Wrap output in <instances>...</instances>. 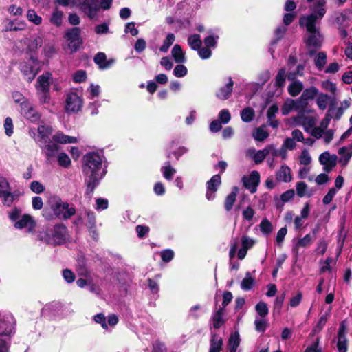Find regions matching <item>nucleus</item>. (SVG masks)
<instances>
[{"label": "nucleus", "mask_w": 352, "mask_h": 352, "mask_svg": "<svg viewBox=\"0 0 352 352\" xmlns=\"http://www.w3.org/2000/svg\"><path fill=\"white\" fill-rule=\"evenodd\" d=\"M19 197L16 192H11L10 190L0 194V199L4 206H10L13 201Z\"/></svg>", "instance_id": "31"}, {"label": "nucleus", "mask_w": 352, "mask_h": 352, "mask_svg": "<svg viewBox=\"0 0 352 352\" xmlns=\"http://www.w3.org/2000/svg\"><path fill=\"white\" fill-rule=\"evenodd\" d=\"M338 153L340 155L338 162L342 167L346 166L352 157L351 151L346 146H342L338 149Z\"/></svg>", "instance_id": "28"}, {"label": "nucleus", "mask_w": 352, "mask_h": 352, "mask_svg": "<svg viewBox=\"0 0 352 352\" xmlns=\"http://www.w3.org/2000/svg\"><path fill=\"white\" fill-rule=\"evenodd\" d=\"M171 55L177 63H184L186 58L185 53L179 45H175L171 50Z\"/></svg>", "instance_id": "29"}, {"label": "nucleus", "mask_w": 352, "mask_h": 352, "mask_svg": "<svg viewBox=\"0 0 352 352\" xmlns=\"http://www.w3.org/2000/svg\"><path fill=\"white\" fill-rule=\"evenodd\" d=\"M221 184V178L219 175H215L206 183V197L208 201L215 199V192Z\"/></svg>", "instance_id": "11"}, {"label": "nucleus", "mask_w": 352, "mask_h": 352, "mask_svg": "<svg viewBox=\"0 0 352 352\" xmlns=\"http://www.w3.org/2000/svg\"><path fill=\"white\" fill-rule=\"evenodd\" d=\"M315 238L312 236L310 234H306L303 238L300 239L296 245L298 247L307 248L311 245Z\"/></svg>", "instance_id": "50"}, {"label": "nucleus", "mask_w": 352, "mask_h": 352, "mask_svg": "<svg viewBox=\"0 0 352 352\" xmlns=\"http://www.w3.org/2000/svg\"><path fill=\"white\" fill-rule=\"evenodd\" d=\"M255 283V279L252 276L251 273L248 272L245 273V276L241 280V287L243 290L248 291L250 290Z\"/></svg>", "instance_id": "35"}, {"label": "nucleus", "mask_w": 352, "mask_h": 352, "mask_svg": "<svg viewBox=\"0 0 352 352\" xmlns=\"http://www.w3.org/2000/svg\"><path fill=\"white\" fill-rule=\"evenodd\" d=\"M321 87L324 90L329 91L333 95L336 94L337 87L333 82L329 80H324L321 82Z\"/></svg>", "instance_id": "52"}, {"label": "nucleus", "mask_w": 352, "mask_h": 352, "mask_svg": "<svg viewBox=\"0 0 352 352\" xmlns=\"http://www.w3.org/2000/svg\"><path fill=\"white\" fill-rule=\"evenodd\" d=\"M254 116V110L251 108L244 109L241 113L242 120L245 122H250L253 119Z\"/></svg>", "instance_id": "54"}, {"label": "nucleus", "mask_w": 352, "mask_h": 352, "mask_svg": "<svg viewBox=\"0 0 352 352\" xmlns=\"http://www.w3.org/2000/svg\"><path fill=\"white\" fill-rule=\"evenodd\" d=\"M238 188L236 187H234L232 188V191L226 197L224 207L226 210L230 211L236 201V197L237 195Z\"/></svg>", "instance_id": "36"}, {"label": "nucleus", "mask_w": 352, "mask_h": 352, "mask_svg": "<svg viewBox=\"0 0 352 352\" xmlns=\"http://www.w3.org/2000/svg\"><path fill=\"white\" fill-rule=\"evenodd\" d=\"M302 104L300 103L299 100H294L290 98H288L284 102L282 108L281 112L283 115L287 116L293 110H298L300 109V106Z\"/></svg>", "instance_id": "27"}, {"label": "nucleus", "mask_w": 352, "mask_h": 352, "mask_svg": "<svg viewBox=\"0 0 352 352\" xmlns=\"http://www.w3.org/2000/svg\"><path fill=\"white\" fill-rule=\"evenodd\" d=\"M286 79V72L285 69H280L275 78L274 86L278 88L284 87Z\"/></svg>", "instance_id": "41"}, {"label": "nucleus", "mask_w": 352, "mask_h": 352, "mask_svg": "<svg viewBox=\"0 0 352 352\" xmlns=\"http://www.w3.org/2000/svg\"><path fill=\"white\" fill-rule=\"evenodd\" d=\"M175 36L173 34H168L166 38L164 40L163 44L160 47V50L161 52L166 53L168 52L169 47L173 45L175 41Z\"/></svg>", "instance_id": "44"}, {"label": "nucleus", "mask_w": 352, "mask_h": 352, "mask_svg": "<svg viewBox=\"0 0 352 352\" xmlns=\"http://www.w3.org/2000/svg\"><path fill=\"white\" fill-rule=\"evenodd\" d=\"M65 38L68 42L67 47L65 50H69L70 52H76L82 43L80 36V30L78 28H73L67 31Z\"/></svg>", "instance_id": "6"}, {"label": "nucleus", "mask_w": 352, "mask_h": 352, "mask_svg": "<svg viewBox=\"0 0 352 352\" xmlns=\"http://www.w3.org/2000/svg\"><path fill=\"white\" fill-rule=\"evenodd\" d=\"M189 46L195 50H197L201 45V40L199 34L190 35L188 38Z\"/></svg>", "instance_id": "40"}, {"label": "nucleus", "mask_w": 352, "mask_h": 352, "mask_svg": "<svg viewBox=\"0 0 352 352\" xmlns=\"http://www.w3.org/2000/svg\"><path fill=\"white\" fill-rule=\"evenodd\" d=\"M242 247L247 250L251 248L255 243V241L247 236H243L241 237Z\"/></svg>", "instance_id": "64"}, {"label": "nucleus", "mask_w": 352, "mask_h": 352, "mask_svg": "<svg viewBox=\"0 0 352 352\" xmlns=\"http://www.w3.org/2000/svg\"><path fill=\"white\" fill-rule=\"evenodd\" d=\"M45 41V36L41 35H34L30 38H24L27 50L30 52H35L38 48L42 47Z\"/></svg>", "instance_id": "18"}, {"label": "nucleus", "mask_w": 352, "mask_h": 352, "mask_svg": "<svg viewBox=\"0 0 352 352\" xmlns=\"http://www.w3.org/2000/svg\"><path fill=\"white\" fill-rule=\"evenodd\" d=\"M57 161L58 164L64 168H68L72 164L69 155L64 152L58 153L57 155Z\"/></svg>", "instance_id": "46"}, {"label": "nucleus", "mask_w": 352, "mask_h": 352, "mask_svg": "<svg viewBox=\"0 0 352 352\" xmlns=\"http://www.w3.org/2000/svg\"><path fill=\"white\" fill-rule=\"evenodd\" d=\"M269 136V133L267 132V131L263 128L260 127L258 128L254 133H253V137L254 138L260 142L264 141L267 137Z\"/></svg>", "instance_id": "51"}, {"label": "nucleus", "mask_w": 352, "mask_h": 352, "mask_svg": "<svg viewBox=\"0 0 352 352\" xmlns=\"http://www.w3.org/2000/svg\"><path fill=\"white\" fill-rule=\"evenodd\" d=\"M338 161V157L335 154H330L326 151L320 154L319 162L323 166L325 172L329 173L336 166Z\"/></svg>", "instance_id": "13"}, {"label": "nucleus", "mask_w": 352, "mask_h": 352, "mask_svg": "<svg viewBox=\"0 0 352 352\" xmlns=\"http://www.w3.org/2000/svg\"><path fill=\"white\" fill-rule=\"evenodd\" d=\"M296 192L298 197H302L305 196H310V195L307 194V186L303 182H300L297 183L296 184Z\"/></svg>", "instance_id": "56"}, {"label": "nucleus", "mask_w": 352, "mask_h": 352, "mask_svg": "<svg viewBox=\"0 0 352 352\" xmlns=\"http://www.w3.org/2000/svg\"><path fill=\"white\" fill-rule=\"evenodd\" d=\"M326 1L317 0L311 7V13L303 15L300 18L299 25L306 28L309 33L305 42L309 48L317 49L320 47L323 37L316 25L322 20L326 14Z\"/></svg>", "instance_id": "1"}, {"label": "nucleus", "mask_w": 352, "mask_h": 352, "mask_svg": "<svg viewBox=\"0 0 352 352\" xmlns=\"http://www.w3.org/2000/svg\"><path fill=\"white\" fill-rule=\"evenodd\" d=\"M3 126H4L5 133L8 136H11L13 133V122H12V120L11 119V118L8 117L6 118Z\"/></svg>", "instance_id": "60"}, {"label": "nucleus", "mask_w": 352, "mask_h": 352, "mask_svg": "<svg viewBox=\"0 0 352 352\" xmlns=\"http://www.w3.org/2000/svg\"><path fill=\"white\" fill-rule=\"evenodd\" d=\"M316 104L321 110H324L329 104L330 107L328 111L333 112L334 111L333 107L336 104V100L333 96L331 97L323 93H320L316 98Z\"/></svg>", "instance_id": "15"}, {"label": "nucleus", "mask_w": 352, "mask_h": 352, "mask_svg": "<svg viewBox=\"0 0 352 352\" xmlns=\"http://www.w3.org/2000/svg\"><path fill=\"white\" fill-rule=\"evenodd\" d=\"M27 27V23L23 20H10L5 21L3 31L5 32H17L24 30Z\"/></svg>", "instance_id": "21"}, {"label": "nucleus", "mask_w": 352, "mask_h": 352, "mask_svg": "<svg viewBox=\"0 0 352 352\" xmlns=\"http://www.w3.org/2000/svg\"><path fill=\"white\" fill-rule=\"evenodd\" d=\"M260 182V174L258 171H252L249 176L243 177L244 186L248 189L250 192L254 193L256 190V187Z\"/></svg>", "instance_id": "16"}, {"label": "nucleus", "mask_w": 352, "mask_h": 352, "mask_svg": "<svg viewBox=\"0 0 352 352\" xmlns=\"http://www.w3.org/2000/svg\"><path fill=\"white\" fill-rule=\"evenodd\" d=\"M37 65V60L32 58L20 63L19 69L28 82H32L36 76L38 72Z\"/></svg>", "instance_id": "7"}, {"label": "nucleus", "mask_w": 352, "mask_h": 352, "mask_svg": "<svg viewBox=\"0 0 352 352\" xmlns=\"http://www.w3.org/2000/svg\"><path fill=\"white\" fill-rule=\"evenodd\" d=\"M94 61L102 69L108 68L110 65L106 63V55L102 52H99L96 55Z\"/></svg>", "instance_id": "48"}, {"label": "nucleus", "mask_w": 352, "mask_h": 352, "mask_svg": "<svg viewBox=\"0 0 352 352\" xmlns=\"http://www.w3.org/2000/svg\"><path fill=\"white\" fill-rule=\"evenodd\" d=\"M78 273L79 276L87 277L86 279L79 278L76 281L77 285L83 288L85 286H88V284L91 283V277L89 276V272L87 269L84 266V265H80V267L77 269Z\"/></svg>", "instance_id": "26"}, {"label": "nucleus", "mask_w": 352, "mask_h": 352, "mask_svg": "<svg viewBox=\"0 0 352 352\" xmlns=\"http://www.w3.org/2000/svg\"><path fill=\"white\" fill-rule=\"evenodd\" d=\"M223 308L219 309L217 312L214 313L212 317V322L214 328L218 329L223 324Z\"/></svg>", "instance_id": "43"}, {"label": "nucleus", "mask_w": 352, "mask_h": 352, "mask_svg": "<svg viewBox=\"0 0 352 352\" xmlns=\"http://www.w3.org/2000/svg\"><path fill=\"white\" fill-rule=\"evenodd\" d=\"M296 146V144L294 140L291 138H287L280 148H283L287 153V150H293Z\"/></svg>", "instance_id": "59"}, {"label": "nucleus", "mask_w": 352, "mask_h": 352, "mask_svg": "<svg viewBox=\"0 0 352 352\" xmlns=\"http://www.w3.org/2000/svg\"><path fill=\"white\" fill-rule=\"evenodd\" d=\"M40 240L51 245H56L64 243L68 239V232L65 226L59 223L52 230H43L38 235Z\"/></svg>", "instance_id": "4"}, {"label": "nucleus", "mask_w": 352, "mask_h": 352, "mask_svg": "<svg viewBox=\"0 0 352 352\" xmlns=\"http://www.w3.org/2000/svg\"><path fill=\"white\" fill-rule=\"evenodd\" d=\"M188 69L182 63H179L173 69V74L177 78H182L187 74Z\"/></svg>", "instance_id": "55"}, {"label": "nucleus", "mask_w": 352, "mask_h": 352, "mask_svg": "<svg viewBox=\"0 0 352 352\" xmlns=\"http://www.w3.org/2000/svg\"><path fill=\"white\" fill-rule=\"evenodd\" d=\"M223 346V339L217 334H213L210 340L209 352H220Z\"/></svg>", "instance_id": "30"}, {"label": "nucleus", "mask_w": 352, "mask_h": 352, "mask_svg": "<svg viewBox=\"0 0 352 352\" xmlns=\"http://www.w3.org/2000/svg\"><path fill=\"white\" fill-rule=\"evenodd\" d=\"M52 132L53 129L51 126L43 124L37 128V134L34 129H31L30 135L38 144H47Z\"/></svg>", "instance_id": "8"}, {"label": "nucleus", "mask_w": 352, "mask_h": 352, "mask_svg": "<svg viewBox=\"0 0 352 352\" xmlns=\"http://www.w3.org/2000/svg\"><path fill=\"white\" fill-rule=\"evenodd\" d=\"M278 182L289 183L292 180L291 168L285 164H283L275 173Z\"/></svg>", "instance_id": "20"}, {"label": "nucleus", "mask_w": 352, "mask_h": 352, "mask_svg": "<svg viewBox=\"0 0 352 352\" xmlns=\"http://www.w3.org/2000/svg\"><path fill=\"white\" fill-rule=\"evenodd\" d=\"M234 82L231 78H228V82L224 86L220 87L217 93L216 96L222 100H225L228 99L232 92V88H233Z\"/></svg>", "instance_id": "24"}, {"label": "nucleus", "mask_w": 352, "mask_h": 352, "mask_svg": "<svg viewBox=\"0 0 352 352\" xmlns=\"http://www.w3.org/2000/svg\"><path fill=\"white\" fill-rule=\"evenodd\" d=\"M53 80L52 74L45 72L36 79V89L37 91H49L50 86Z\"/></svg>", "instance_id": "17"}, {"label": "nucleus", "mask_w": 352, "mask_h": 352, "mask_svg": "<svg viewBox=\"0 0 352 352\" xmlns=\"http://www.w3.org/2000/svg\"><path fill=\"white\" fill-rule=\"evenodd\" d=\"M303 84L299 81L296 80L292 82L288 87V92L292 96H298L303 89Z\"/></svg>", "instance_id": "37"}, {"label": "nucleus", "mask_w": 352, "mask_h": 352, "mask_svg": "<svg viewBox=\"0 0 352 352\" xmlns=\"http://www.w3.org/2000/svg\"><path fill=\"white\" fill-rule=\"evenodd\" d=\"M52 140L55 143L60 144H77L79 142V139L78 138L65 135L62 131H57L54 135H53Z\"/></svg>", "instance_id": "22"}, {"label": "nucleus", "mask_w": 352, "mask_h": 352, "mask_svg": "<svg viewBox=\"0 0 352 352\" xmlns=\"http://www.w3.org/2000/svg\"><path fill=\"white\" fill-rule=\"evenodd\" d=\"M347 325L345 321L340 324L336 337V348L338 352H347L349 340L346 338Z\"/></svg>", "instance_id": "10"}, {"label": "nucleus", "mask_w": 352, "mask_h": 352, "mask_svg": "<svg viewBox=\"0 0 352 352\" xmlns=\"http://www.w3.org/2000/svg\"><path fill=\"white\" fill-rule=\"evenodd\" d=\"M27 19L36 25H38L42 23V18L37 14L33 9H30L27 12Z\"/></svg>", "instance_id": "42"}, {"label": "nucleus", "mask_w": 352, "mask_h": 352, "mask_svg": "<svg viewBox=\"0 0 352 352\" xmlns=\"http://www.w3.org/2000/svg\"><path fill=\"white\" fill-rule=\"evenodd\" d=\"M14 321L11 315L0 316V335L8 336L14 330Z\"/></svg>", "instance_id": "19"}, {"label": "nucleus", "mask_w": 352, "mask_h": 352, "mask_svg": "<svg viewBox=\"0 0 352 352\" xmlns=\"http://www.w3.org/2000/svg\"><path fill=\"white\" fill-rule=\"evenodd\" d=\"M23 117L32 122H36L40 119V115L34 107L30 111L25 113Z\"/></svg>", "instance_id": "57"}, {"label": "nucleus", "mask_w": 352, "mask_h": 352, "mask_svg": "<svg viewBox=\"0 0 352 352\" xmlns=\"http://www.w3.org/2000/svg\"><path fill=\"white\" fill-rule=\"evenodd\" d=\"M106 167L105 157L101 152L91 151L84 155L82 171L86 177L87 193L89 196L104 177Z\"/></svg>", "instance_id": "2"}, {"label": "nucleus", "mask_w": 352, "mask_h": 352, "mask_svg": "<svg viewBox=\"0 0 352 352\" xmlns=\"http://www.w3.org/2000/svg\"><path fill=\"white\" fill-rule=\"evenodd\" d=\"M80 10L91 20H97L100 12L98 0H80L78 3Z\"/></svg>", "instance_id": "5"}, {"label": "nucleus", "mask_w": 352, "mask_h": 352, "mask_svg": "<svg viewBox=\"0 0 352 352\" xmlns=\"http://www.w3.org/2000/svg\"><path fill=\"white\" fill-rule=\"evenodd\" d=\"M63 12L58 9H55L50 19V21L57 27H60L63 23Z\"/></svg>", "instance_id": "38"}, {"label": "nucleus", "mask_w": 352, "mask_h": 352, "mask_svg": "<svg viewBox=\"0 0 352 352\" xmlns=\"http://www.w3.org/2000/svg\"><path fill=\"white\" fill-rule=\"evenodd\" d=\"M256 311L257 314L261 318L265 317L268 314V312H269V309L267 306V304L263 301L259 302L256 305Z\"/></svg>", "instance_id": "53"}, {"label": "nucleus", "mask_w": 352, "mask_h": 352, "mask_svg": "<svg viewBox=\"0 0 352 352\" xmlns=\"http://www.w3.org/2000/svg\"><path fill=\"white\" fill-rule=\"evenodd\" d=\"M317 118L314 116H307L303 113H299L296 117L294 118L295 125H302L307 132L316 125Z\"/></svg>", "instance_id": "12"}, {"label": "nucleus", "mask_w": 352, "mask_h": 352, "mask_svg": "<svg viewBox=\"0 0 352 352\" xmlns=\"http://www.w3.org/2000/svg\"><path fill=\"white\" fill-rule=\"evenodd\" d=\"M87 79V74L84 70H78L73 75V80L75 82L80 83Z\"/></svg>", "instance_id": "61"}, {"label": "nucleus", "mask_w": 352, "mask_h": 352, "mask_svg": "<svg viewBox=\"0 0 352 352\" xmlns=\"http://www.w3.org/2000/svg\"><path fill=\"white\" fill-rule=\"evenodd\" d=\"M318 95V91L315 87H311L304 90L300 98L298 99L301 104L308 100L314 99Z\"/></svg>", "instance_id": "33"}, {"label": "nucleus", "mask_w": 352, "mask_h": 352, "mask_svg": "<svg viewBox=\"0 0 352 352\" xmlns=\"http://www.w3.org/2000/svg\"><path fill=\"white\" fill-rule=\"evenodd\" d=\"M82 107V99L75 91H70L66 96L65 109L67 113H77Z\"/></svg>", "instance_id": "9"}, {"label": "nucleus", "mask_w": 352, "mask_h": 352, "mask_svg": "<svg viewBox=\"0 0 352 352\" xmlns=\"http://www.w3.org/2000/svg\"><path fill=\"white\" fill-rule=\"evenodd\" d=\"M259 227L261 232L267 236H268L273 230L272 224L267 219H264L261 221L259 224Z\"/></svg>", "instance_id": "47"}, {"label": "nucleus", "mask_w": 352, "mask_h": 352, "mask_svg": "<svg viewBox=\"0 0 352 352\" xmlns=\"http://www.w3.org/2000/svg\"><path fill=\"white\" fill-rule=\"evenodd\" d=\"M36 226L34 219L29 214H23L14 223V227L17 229H26V232H34Z\"/></svg>", "instance_id": "14"}, {"label": "nucleus", "mask_w": 352, "mask_h": 352, "mask_svg": "<svg viewBox=\"0 0 352 352\" xmlns=\"http://www.w3.org/2000/svg\"><path fill=\"white\" fill-rule=\"evenodd\" d=\"M31 190L36 194H40L45 190V186L37 181H34L30 184Z\"/></svg>", "instance_id": "63"}, {"label": "nucleus", "mask_w": 352, "mask_h": 352, "mask_svg": "<svg viewBox=\"0 0 352 352\" xmlns=\"http://www.w3.org/2000/svg\"><path fill=\"white\" fill-rule=\"evenodd\" d=\"M161 172L166 180L170 181L176 173V169L170 165L169 162H166L161 167Z\"/></svg>", "instance_id": "32"}, {"label": "nucleus", "mask_w": 352, "mask_h": 352, "mask_svg": "<svg viewBox=\"0 0 352 352\" xmlns=\"http://www.w3.org/2000/svg\"><path fill=\"white\" fill-rule=\"evenodd\" d=\"M43 45H44L42 49V54L45 58H52L56 53L54 44L52 42H47L45 41Z\"/></svg>", "instance_id": "34"}, {"label": "nucleus", "mask_w": 352, "mask_h": 352, "mask_svg": "<svg viewBox=\"0 0 352 352\" xmlns=\"http://www.w3.org/2000/svg\"><path fill=\"white\" fill-rule=\"evenodd\" d=\"M44 144L45 146H43V150L46 156L48 158L54 157L58 150V146L56 144H51L49 142Z\"/></svg>", "instance_id": "45"}, {"label": "nucleus", "mask_w": 352, "mask_h": 352, "mask_svg": "<svg viewBox=\"0 0 352 352\" xmlns=\"http://www.w3.org/2000/svg\"><path fill=\"white\" fill-rule=\"evenodd\" d=\"M265 149L267 157H280L283 160H285L287 158V152L283 148H277L276 146L274 144L267 145L265 147Z\"/></svg>", "instance_id": "23"}, {"label": "nucleus", "mask_w": 352, "mask_h": 352, "mask_svg": "<svg viewBox=\"0 0 352 352\" xmlns=\"http://www.w3.org/2000/svg\"><path fill=\"white\" fill-rule=\"evenodd\" d=\"M241 344V338L238 331L232 333L228 342V350L229 352H240L239 349Z\"/></svg>", "instance_id": "25"}, {"label": "nucleus", "mask_w": 352, "mask_h": 352, "mask_svg": "<svg viewBox=\"0 0 352 352\" xmlns=\"http://www.w3.org/2000/svg\"><path fill=\"white\" fill-rule=\"evenodd\" d=\"M314 63L316 67L321 70L327 63V55L323 52H318L315 58Z\"/></svg>", "instance_id": "39"}, {"label": "nucleus", "mask_w": 352, "mask_h": 352, "mask_svg": "<svg viewBox=\"0 0 352 352\" xmlns=\"http://www.w3.org/2000/svg\"><path fill=\"white\" fill-rule=\"evenodd\" d=\"M75 213V208L69 203L56 195H53L49 198L47 206L43 210V217L48 221L68 219Z\"/></svg>", "instance_id": "3"}, {"label": "nucleus", "mask_w": 352, "mask_h": 352, "mask_svg": "<svg viewBox=\"0 0 352 352\" xmlns=\"http://www.w3.org/2000/svg\"><path fill=\"white\" fill-rule=\"evenodd\" d=\"M300 163L305 166L309 164L311 162V157L307 149L302 151L299 157Z\"/></svg>", "instance_id": "58"}, {"label": "nucleus", "mask_w": 352, "mask_h": 352, "mask_svg": "<svg viewBox=\"0 0 352 352\" xmlns=\"http://www.w3.org/2000/svg\"><path fill=\"white\" fill-rule=\"evenodd\" d=\"M12 97L14 102L21 106L23 102L28 100L21 92L15 91L12 92Z\"/></svg>", "instance_id": "62"}, {"label": "nucleus", "mask_w": 352, "mask_h": 352, "mask_svg": "<svg viewBox=\"0 0 352 352\" xmlns=\"http://www.w3.org/2000/svg\"><path fill=\"white\" fill-rule=\"evenodd\" d=\"M255 329L258 332L263 333L268 327V322L263 318H256L254 320Z\"/></svg>", "instance_id": "49"}]
</instances>
